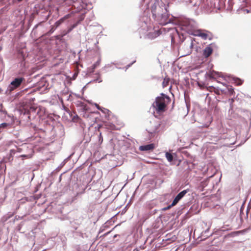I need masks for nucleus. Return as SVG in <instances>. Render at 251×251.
Instances as JSON below:
<instances>
[{
  "label": "nucleus",
  "mask_w": 251,
  "mask_h": 251,
  "mask_svg": "<svg viewBox=\"0 0 251 251\" xmlns=\"http://www.w3.org/2000/svg\"><path fill=\"white\" fill-rule=\"evenodd\" d=\"M227 90L228 91V93L230 94H232V93L233 92V89H232V88L231 87H227Z\"/></svg>",
  "instance_id": "nucleus-19"
},
{
  "label": "nucleus",
  "mask_w": 251,
  "mask_h": 251,
  "mask_svg": "<svg viewBox=\"0 0 251 251\" xmlns=\"http://www.w3.org/2000/svg\"><path fill=\"white\" fill-rule=\"evenodd\" d=\"M246 11H247V13L249 12V11L248 10H247V9L246 10Z\"/></svg>",
  "instance_id": "nucleus-23"
},
{
  "label": "nucleus",
  "mask_w": 251,
  "mask_h": 251,
  "mask_svg": "<svg viewBox=\"0 0 251 251\" xmlns=\"http://www.w3.org/2000/svg\"><path fill=\"white\" fill-rule=\"evenodd\" d=\"M69 17V15H67L65 16L63 18H62L61 19L57 21L55 23V25H56V26H59L61 23H62L63 22V21L65 19L68 18Z\"/></svg>",
  "instance_id": "nucleus-12"
},
{
  "label": "nucleus",
  "mask_w": 251,
  "mask_h": 251,
  "mask_svg": "<svg viewBox=\"0 0 251 251\" xmlns=\"http://www.w3.org/2000/svg\"><path fill=\"white\" fill-rule=\"evenodd\" d=\"M159 126V125H155L154 126L153 128H149L148 129V131L150 136V138L153 137L154 135L157 132Z\"/></svg>",
  "instance_id": "nucleus-10"
},
{
  "label": "nucleus",
  "mask_w": 251,
  "mask_h": 251,
  "mask_svg": "<svg viewBox=\"0 0 251 251\" xmlns=\"http://www.w3.org/2000/svg\"><path fill=\"white\" fill-rule=\"evenodd\" d=\"M94 105L96 106V107L99 110H101V111L105 112V110H107L106 109H102L98 104L94 103Z\"/></svg>",
  "instance_id": "nucleus-16"
},
{
  "label": "nucleus",
  "mask_w": 251,
  "mask_h": 251,
  "mask_svg": "<svg viewBox=\"0 0 251 251\" xmlns=\"http://www.w3.org/2000/svg\"><path fill=\"white\" fill-rule=\"evenodd\" d=\"M169 80L167 79H164V81L162 82V85L163 87H166L168 84Z\"/></svg>",
  "instance_id": "nucleus-15"
},
{
  "label": "nucleus",
  "mask_w": 251,
  "mask_h": 251,
  "mask_svg": "<svg viewBox=\"0 0 251 251\" xmlns=\"http://www.w3.org/2000/svg\"><path fill=\"white\" fill-rule=\"evenodd\" d=\"M193 21H186L184 22L183 25L186 26V30L189 33V34L193 35L195 36H199L203 39H206L207 38V34L206 33L201 29L194 30L193 29Z\"/></svg>",
  "instance_id": "nucleus-2"
},
{
  "label": "nucleus",
  "mask_w": 251,
  "mask_h": 251,
  "mask_svg": "<svg viewBox=\"0 0 251 251\" xmlns=\"http://www.w3.org/2000/svg\"><path fill=\"white\" fill-rule=\"evenodd\" d=\"M24 80V79L23 77H17L15 78L11 82L10 84L7 87L5 93L7 95L10 94L13 91L18 88L21 85Z\"/></svg>",
  "instance_id": "nucleus-3"
},
{
  "label": "nucleus",
  "mask_w": 251,
  "mask_h": 251,
  "mask_svg": "<svg viewBox=\"0 0 251 251\" xmlns=\"http://www.w3.org/2000/svg\"><path fill=\"white\" fill-rule=\"evenodd\" d=\"M234 82L237 85H241L242 83V81L239 78H236L234 79Z\"/></svg>",
  "instance_id": "nucleus-14"
},
{
  "label": "nucleus",
  "mask_w": 251,
  "mask_h": 251,
  "mask_svg": "<svg viewBox=\"0 0 251 251\" xmlns=\"http://www.w3.org/2000/svg\"><path fill=\"white\" fill-rule=\"evenodd\" d=\"M100 63V61H98L95 64H94L93 65L92 72L94 71V70L97 67V66L99 65Z\"/></svg>",
  "instance_id": "nucleus-17"
},
{
  "label": "nucleus",
  "mask_w": 251,
  "mask_h": 251,
  "mask_svg": "<svg viewBox=\"0 0 251 251\" xmlns=\"http://www.w3.org/2000/svg\"><path fill=\"white\" fill-rule=\"evenodd\" d=\"M165 157H166L167 160L170 162L172 161L173 159V156L172 154L168 152H166Z\"/></svg>",
  "instance_id": "nucleus-13"
},
{
  "label": "nucleus",
  "mask_w": 251,
  "mask_h": 251,
  "mask_svg": "<svg viewBox=\"0 0 251 251\" xmlns=\"http://www.w3.org/2000/svg\"><path fill=\"white\" fill-rule=\"evenodd\" d=\"M155 146L153 144H150L146 145L141 146L139 149L142 151H151L154 149Z\"/></svg>",
  "instance_id": "nucleus-9"
},
{
  "label": "nucleus",
  "mask_w": 251,
  "mask_h": 251,
  "mask_svg": "<svg viewBox=\"0 0 251 251\" xmlns=\"http://www.w3.org/2000/svg\"><path fill=\"white\" fill-rule=\"evenodd\" d=\"M77 24H74L73 25L72 27L69 29V32H70L73 28L76 27Z\"/></svg>",
  "instance_id": "nucleus-20"
},
{
  "label": "nucleus",
  "mask_w": 251,
  "mask_h": 251,
  "mask_svg": "<svg viewBox=\"0 0 251 251\" xmlns=\"http://www.w3.org/2000/svg\"><path fill=\"white\" fill-rule=\"evenodd\" d=\"M108 66H108V65H106V66L104 67V68H107Z\"/></svg>",
  "instance_id": "nucleus-22"
},
{
  "label": "nucleus",
  "mask_w": 251,
  "mask_h": 251,
  "mask_svg": "<svg viewBox=\"0 0 251 251\" xmlns=\"http://www.w3.org/2000/svg\"><path fill=\"white\" fill-rule=\"evenodd\" d=\"M169 97L162 94L156 98L152 104V107L157 113H161L165 111L166 103L169 100Z\"/></svg>",
  "instance_id": "nucleus-1"
},
{
  "label": "nucleus",
  "mask_w": 251,
  "mask_h": 251,
  "mask_svg": "<svg viewBox=\"0 0 251 251\" xmlns=\"http://www.w3.org/2000/svg\"><path fill=\"white\" fill-rule=\"evenodd\" d=\"M188 191L187 190H184L180 192L174 200L171 206L175 205L185 196Z\"/></svg>",
  "instance_id": "nucleus-7"
},
{
  "label": "nucleus",
  "mask_w": 251,
  "mask_h": 251,
  "mask_svg": "<svg viewBox=\"0 0 251 251\" xmlns=\"http://www.w3.org/2000/svg\"><path fill=\"white\" fill-rule=\"evenodd\" d=\"M193 47V42L187 45H185L184 47L181 48L179 52L181 53V56H186L190 54L192 52V49Z\"/></svg>",
  "instance_id": "nucleus-5"
},
{
  "label": "nucleus",
  "mask_w": 251,
  "mask_h": 251,
  "mask_svg": "<svg viewBox=\"0 0 251 251\" xmlns=\"http://www.w3.org/2000/svg\"><path fill=\"white\" fill-rule=\"evenodd\" d=\"M209 75L210 77L215 79L218 77H223L222 75L220 73L214 71H210Z\"/></svg>",
  "instance_id": "nucleus-11"
},
{
  "label": "nucleus",
  "mask_w": 251,
  "mask_h": 251,
  "mask_svg": "<svg viewBox=\"0 0 251 251\" xmlns=\"http://www.w3.org/2000/svg\"><path fill=\"white\" fill-rule=\"evenodd\" d=\"M157 20H158L160 24L162 25H166L170 22V20L168 19V14L164 13L157 17Z\"/></svg>",
  "instance_id": "nucleus-6"
},
{
  "label": "nucleus",
  "mask_w": 251,
  "mask_h": 251,
  "mask_svg": "<svg viewBox=\"0 0 251 251\" xmlns=\"http://www.w3.org/2000/svg\"><path fill=\"white\" fill-rule=\"evenodd\" d=\"M94 81L95 82H101L102 81V79L99 77V78H98L97 79L94 80Z\"/></svg>",
  "instance_id": "nucleus-21"
},
{
  "label": "nucleus",
  "mask_w": 251,
  "mask_h": 251,
  "mask_svg": "<svg viewBox=\"0 0 251 251\" xmlns=\"http://www.w3.org/2000/svg\"><path fill=\"white\" fill-rule=\"evenodd\" d=\"M150 30H151V29H149L148 28L147 32H144V29L142 28L141 29L140 32L146 34L148 38L151 39H153L158 37L161 34L160 30H154V31H149Z\"/></svg>",
  "instance_id": "nucleus-4"
},
{
  "label": "nucleus",
  "mask_w": 251,
  "mask_h": 251,
  "mask_svg": "<svg viewBox=\"0 0 251 251\" xmlns=\"http://www.w3.org/2000/svg\"><path fill=\"white\" fill-rule=\"evenodd\" d=\"M22 156L25 157V156H27V155H22Z\"/></svg>",
  "instance_id": "nucleus-24"
},
{
  "label": "nucleus",
  "mask_w": 251,
  "mask_h": 251,
  "mask_svg": "<svg viewBox=\"0 0 251 251\" xmlns=\"http://www.w3.org/2000/svg\"><path fill=\"white\" fill-rule=\"evenodd\" d=\"M7 125H8V124L6 123H5L0 124V129L4 128L6 127Z\"/></svg>",
  "instance_id": "nucleus-18"
},
{
  "label": "nucleus",
  "mask_w": 251,
  "mask_h": 251,
  "mask_svg": "<svg viewBox=\"0 0 251 251\" xmlns=\"http://www.w3.org/2000/svg\"><path fill=\"white\" fill-rule=\"evenodd\" d=\"M212 52H213V49L211 46V45H208V46H207L204 49L203 51V55L205 57L207 58V57H209L211 54Z\"/></svg>",
  "instance_id": "nucleus-8"
}]
</instances>
